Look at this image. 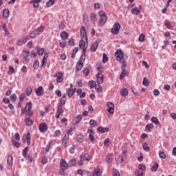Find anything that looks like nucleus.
Returning <instances> with one entry per match:
<instances>
[{
  "label": "nucleus",
  "mask_w": 176,
  "mask_h": 176,
  "mask_svg": "<svg viewBox=\"0 0 176 176\" xmlns=\"http://www.w3.org/2000/svg\"><path fill=\"white\" fill-rule=\"evenodd\" d=\"M81 39L79 41V47H82V56H86V50H87V33L86 28L82 27L80 29Z\"/></svg>",
  "instance_id": "f257e3e1"
},
{
  "label": "nucleus",
  "mask_w": 176,
  "mask_h": 176,
  "mask_svg": "<svg viewBox=\"0 0 176 176\" xmlns=\"http://www.w3.org/2000/svg\"><path fill=\"white\" fill-rule=\"evenodd\" d=\"M115 57L117 61H120L122 65L126 64V60H124V54L122 50H117L115 52Z\"/></svg>",
  "instance_id": "f03ea898"
},
{
  "label": "nucleus",
  "mask_w": 176,
  "mask_h": 176,
  "mask_svg": "<svg viewBox=\"0 0 176 176\" xmlns=\"http://www.w3.org/2000/svg\"><path fill=\"white\" fill-rule=\"evenodd\" d=\"M98 14L100 17L98 24L100 27H102L107 23V20H108V16H107V14L105 13V11L104 10H100L98 12Z\"/></svg>",
  "instance_id": "7ed1b4c3"
},
{
  "label": "nucleus",
  "mask_w": 176,
  "mask_h": 176,
  "mask_svg": "<svg viewBox=\"0 0 176 176\" xmlns=\"http://www.w3.org/2000/svg\"><path fill=\"white\" fill-rule=\"evenodd\" d=\"M86 60V56L81 55L79 61L76 64V71H80L82 68H83V64L85 63V61Z\"/></svg>",
  "instance_id": "20e7f679"
},
{
  "label": "nucleus",
  "mask_w": 176,
  "mask_h": 176,
  "mask_svg": "<svg viewBox=\"0 0 176 176\" xmlns=\"http://www.w3.org/2000/svg\"><path fill=\"white\" fill-rule=\"evenodd\" d=\"M119 31H120V23L116 22L114 23V28L111 30V32L113 35H118V34H119Z\"/></svg>",
  "instance_id": "39448f33"
},
{
  "label": "nucleus",
  "mask_w": 176,
  "mask_h": 176,
  "mask_svg": "<svg viewBox=\"0 0 176 176\" xmlns=\"http://www.w3.org/2000/svg\"><path fill=\"white\" fill-rule=\"evenodd\" d=\"M107 105L108 107L107 111L109 113V115H113L115 112V105L112 102H108L107 103Z\"/></svg>",
  "instance_id": "423d86ee"
},
{
  "label": "nucleus",
  "mask_w": 176,
  "mask_h": 176,
  "mask_svg": "<svg viewBox=\"0 0 176 176\" xmlns=\"http://www.w3.org/2000/svg\"><path fill=\"white\" fill-rule=\"evenodd\" d=\"M23 142H26L27 145L31 144V133L28 132L26 135H24L23 137Z\"/></svg>",
  "instance_id": "0eeeda50"
},
{
  "label": "nucleus",
  "mask_w": 176,
  "mask_h": 176,
  "mask_svg": "<svg viewBox=\"0 0 176 176\" xmlns=\"http://www.w3.org/2000/svg\"><path fill=\"white\" fill-rule=\"evenodd\" d=\"M23 55V64H28V58L30 57V52L28 51H23L22 52Z\"/></svg>",
  "instance_id": "6e6552de"
},
{
  "label": "nucleus",
  "mask_w": 176,
  "mask_h": 176,
  "mask_svg": "<svg viewBox=\"0 0 176 176\" xmlns=\"http://www.w3.org/2000/svg\"><path fill=\"white\" fill-rule=\"evenodd\" d=\"M126 63L122 65L121 68L122 69V72L121 74L120 75V80H122L123 79V78H124V76H127V75H129V73H127V70H126Z\"/></svg>",
  "instance_id": "1a4fd4ad"
},
{
  "label": "nucleus",
  "mask_w": 176,
  "mask_h": 176,
  "mask_svg": "<svg viewBox=\"0 0 176 176\" xmlns=\"http://www.w3.org/2000/svg\"><path fill=\"white\" fill-rule=\"evenodd\" d=\"M56 82L57 83H61L63 80H64V73L63 72H57L56 74Z\"/></svg>",
  "instance_id": "9d476101"
},
{
  "label": "nucleus",
  "mask_w": 176,
  "mask_h": 176,
  "mask_svg": "<svg viewBox=\"0 0 176 176\" xmlns=\"http://www.w3.org/2000/svg\"><path fill=\"white\" fill-rule=\"evenodd\" d=\"M30 40V36H25L24 37H22L19 39V41L17 43L18 46H22V45H24L27 41Z\"/></svg>",
  "instance_id": "9b49d317"
},
{
  "label": "nucleus",
  "mask_w": 176,
  "mask_h": 176,
  "mask_svg": "<svg viewBox=\"0 0 176 176\" xmlns=\"http://www.w3.org/2000/svg\"><path fill=\"white\" fill-rule=\"evenodd\" d=\"M62 113H64V109L61 107V105H58L55 116L56 119H59L60 116L62 115Z\"/></svg>",
  "instance_id": "f8f14e48"
},
{
  "label": "nucleus",
  "mask_w": 176,
  "mask_h": 176,
  "mask_svg": "<svg viewBox=\"0 0 176 176\" xmlns=\"http://www.w3.org/2000/svg\"><path fill=\"white\" fill-rule=\"evenodd\" d=\"M87 133H89V138L91 142L96 140V137L94 136V131L93 129H89L87 130Z\"/></svg>",
  "instance_id": "ddd939ff"
},
{
  "label": "nucleus",
  "mask_w": 176,
  "mask_h": 176,
  "mask_svg": "<svg viewBox=\"0 0 176 176\" xmlns=\"http://www.w3.org/2000/svg\"><path fill=\"white\" fill-rule=\"evenodd\" d=\"M60 166L63 171L68 168V164H67V161L64 159L60 160Z\"/></svg>",
  "instance_id": "4468645a"
},
{
  "label": "nucleus",
  "mask_w": 176,
  "mask_h": 176,
  "mask_svg": "<svg viewBox=\"0 0 176 176\" xmlns=\"http://www.w3.org/2000/svg\"><path fill=\"white\" fill-rule=\"evenodd\" d=\"M38 129L41 133H45V131H47V124L46 123H41L39 124Z\"/></svg>",
  "instance_id": "2eb2a0df"
},
{
  "label": "nucleus",
  "mask_w": 176,
  "mask_h": 176,
  "mask_svg": "<svg viewBox=\"0 0 176 176\" xmlns=\"http://www.w3.org/2000/svg\"><path fill=\"white\" fill-rule=\"evenodd\" d=\"M96 77H97V83H98V85H102V83L104 82V75H102V74L98 73L96 75Z\"/></svg>",
  "instance_id": "dca6fc26"
},
{
  "label": "nucleus",
  "mask_w": 176,
  "mask_h": 176,
  "mask_svg": "<svg viewBox=\"0 0 176 176\" xmlns=\"http://www.w3.org/2000/svg\"><path fill=\"white\" fill-rule=\"evenodd\" d=\"M80 159H81V160L90 162V160H91V157L89 155V153H84L80 156Z\"/></svg>",
  "instance_id": "f3484780"
},
{
  "label": "nucleus",
  "mask_w": 176,
  "mask_h": 176,
  "mask_svg": "<svg viewBox=\"0 0 176 176\" xmlns=\"http://www.w3.org/2000/svg\"><path fill=\"white\" fill-rule=\"evenodd\" d=\"M31 108H32V103L29 102L26 104L25 107L22 109V113H25L27 111H31Z\"/></svg>",
  "instance_id": "a211bd4d"
},
{
  "label": "nucleus",
  "mask_w": 176,
  "mask_h": 176,
  "mask_svg": "<svg viewBox=\"0 0 176 176\" xmlns=\"http://www.w3.org/2000/svg\"><path fill=\"white\" fill-rule=\"evenodd\" d=\"M76 91V88H74V89L69 88L67 91V94L68 97H69V98H71V97H72V96H74V94H75Z\"/></svg>",
  "instance_id": "6ab92c4d"
},
{
  "label": "nucleus",
  "mask_w": 176,
  "mask_h": 176,
  "mask_svg": "<svg viewBox=\"0 0 176 176\" xmlns=\"http://www.w3.org/2000/svg\"><path fill=\"white\" fill-rule=\"evenodd\" d=\"M36 94L38 97L43 95V87L42 86L38 87L36 90Z\"/></svg>",
  "instance_id": "aec40b11"
},
{
  "label": "nucleus",
  "mask_w": 176,
  "mask_h": 176,
  "mask_svg": "<svg viewBox=\"0 0 176 176\" xmlns=\"http://www.w3.org/2000/svg\"><path fill=\"white\" fill-rule=\"evenodd\" d=\"M113 157V154L109 153L106 155L105 161L107 162V163H111V162H112Z\"/></svg>",
  "instance_id": "412c9836"
},
{
  "label": "nucleus",
  "mask_w": 176,
  "mask_h": 176,
  "mask_svg": "<svg viewBox=\"0 0 176 176\" xmlns=\"http://www.w3.org/2000/svg\"><path fill=\"white\" fill-rule=\"evenodd\" d=\"M131 13L134 16H138L141 13V10H140V8L135 7L131 10Z\"/></svg>",
  "instance_id": "4be33fe9"
},
{
  "label": "nucleus",
  "mask_w": 176,
  "mask_h": 176,
  "mask_svg": "<svg viewBox=\"0 0 176 176\" xmlns=\"http://www.w3.org/2000/svg\"><path fill=\"white\" fill-rule=\"evenodd\" d=\"M98 131L99 133H108V131H109V129L105 127H102V126H99L98 127Z\"/></svg>",
  "instance_id": "5701e85b"
},
{
  "label": "nucleus",
  "mask_w": 176,
  "mask_h": 176,
  "mask_svg": "<svg viewBox=\"0 0 176 176\" xmlns=\"http://www.w3.org/2000/svg\"><path fill=\"white\" fill-rule=\"evenodd\" d=\"M120 95L122 97H127V96H129V90L126 88L122 89L120 91Z\"/></svg>",
  "instance_id": "b1692460"
},
{
  "label": "nucleus",
  "mask_w": 176,
  "mask_h": 176,
  "mask_svg": "<svg viewBox=\"0 0 176 176\" xmlns=\"http://www.w3.org/2000/svg\"><path fill=\"white\" fill-rule=\"evenodd\" d=\"M39 2H42V0H32V1H31V3H33L34 8H39Z\"/></svg>",
  "instance_id": "393cba45"
},
{
  "label": "nucleus",
  "mask_w": 176,
  "mask_h": 176,
  "mask_svg": "<svg viewBox=\"0 0 176 176\" xmlns=\"http://www.w3.org/2000/svg\"><path fill=\"white\" fill-rule=\"evenodd\" d=\"M77 95L80 96V98H83L86 97V93L82 92V89H79L77 90Z\"/></svg>",
  "instance_id": "a878e982"
},
{
  "label": "nucleus",
  "mask_w": 176,
  "mask_h": 176,
  "mask_svg": "<svg viewBox=\"0 0 176 176\" xmlns=\"http://www.w3.org/2000/svg\"><path fill=\"white\" fill-rule=\"evenodd\" d=\"M68 138H69V135H65V136L63 138L62 142L65 148H67V142H68Z\"/></svg>",
  "instance_id": "bb28decb"
},
{
  "label": "nucleus",
  "mask_w": 176,
  "mask_h": 176,
  "mask_svg": "<svg viewBox=\"0 0 176 176\" xmlns=\"http://www.w3.org/2000/svg\"><path fill=\"white\" fill-rule=\"evenodd\" d=\"M25 123L26 126H32L34 124V121L30 118H27V117L25 119Z\"/></svg>",
  "instance_id": "cd10ccee"
},
{
  "label": "nucleus",
  "mask_w": 176,
  "mask_h": 176,
  "mask_svg": "<svg viewBox=\"0 0 176 176\" xmlns=\"http://www.w3.org/2000/svg\"><path fill=\"white\" fill-rule=\"evenodd\" d=\"M47 57H49V56L47 55V52H45L43 57L42 65H46V63H47Z\"/></svg>",
  "instance_id": "c85d7f7f"
},
{
  "label": "nucleus",
  "mask_w": 176,
  "mask_h": 176,
  "mask_svg": "<svg viewBox=\"0 0 176 176\" xmlns=\"http://www.w3.org/2000/svg\"><path fill=\"white\" fill-rule=\"evenodd\" d=\"M97 47H98V42H95L92 44L91 47V52H96L97 50Z\"/></svg>",
  "instance_id": "c756f323"
},
{
  "label": "nucleus",
  "mask_w": 176,
  "mask_h": 176,
  "mask_svg": "<svg viewBox=\"0 0 176 176\" xmlns=\"http://www.w3.org/2000/svg\"><path fill=\"white\" fill-rule=\"evenodd\" d=\"M10 12L9 11V9H5L3 12V19H8L9 17Z\"/></svg>",
  "instance_id": "7c9ffc66"
},
{
  "label": "nucleus",
  "mask_w": 176,
  "mask_h": 176,
  "mask_svg": "<svg viewBox=\"0 0 176 176\" xmlns=\"http://www.w3.org/2000/svg\"><path fill=\"white\" fill-rule=\"evenodd\" d=\"M37 35H41V33L38 32V31L36 30L32 32L30 34V38H36L37 36Z\"/></svg>",
  "instance_id": "2f4dec72"
},
{
  "label": "nucleus",
  "mask_w": 176,
  "mask_h": 176,
  "mask_svg": "<svg viewBox=\"0 0 176 176\" xmlns=\"http://www.w3.org/2000/svg\"><path fill=\"white\" fill-rule=\"evenodd\" d=\"M7 163L10 166H13V157L12 155H9L7 158Z\"/></svg>",
  "instance_id": "473e14b6"
},
{
  "label": "nucleus",
  "mask_w": 176,
  "mask_h": 176,
  "mask_svg": "<svg viewBox=\"0 0 176 176\" xmlns=\"http://www.w3.org/2000/svg\"><path fill=\"white\" fill-rule=\"evenodd\" d=\"M152 123H154V124H156V126H159L160 124V122L159 121V119L156 117H153L151 118Z\"/></svg>",
  "instance_id": "72a5a7b5"
},
{
  "label": "nucleus",
  "mask_w": 176,
  "mask_h": 176,
  "mask_svg": "<svg viewBox=\"0 0 176 176\" xmlns=\"http://www.w3.org/2000/svg\"><path fill=\"white\" fill-rule=\"evenodd\" d=\"M36 56H38V50H36V47L35 49L31 52V57L32 58H35Z\"/></svg>",
  "instance_id": "f704fd0d"
},
{
  "label": "nucleus",
  "mask_w": 176,
  "mask_h": 176,
  "mask_svg": "<svg viewBox=\"0 0 176 176\" xmlns=\"http://www.w3.org/2000/svg\"><path fill=\"white\" fill-rule=\"evenodd\" d=\"M82 115H78V116H76L75 118H74V122H75V124H78V123H79L80 122V120H82Z\"/></svg>",
  "instance_id": "c9c22d12"
},
{
  "label": "nucleus",
  "mask_w": 176,
  "mask_h": 176,
  "mask_svg": "<svg viewBox=\"0 0 176 176\" xmlns=\"http://www.w3.org/2000/svg\"><path fill=\"white\" fill-rule=\"evenodd\" d=\"M154 166L151 167V171L155 173V171H157V168H159V164L157 162H154Z\"/></svg>",
  "instance_id": "e433bc0d"
},
{
  "label": "nucleus",
  "mask_w": 176,
  "mask_h": 176,
  "mask_svg": "<svg viewBox=\"0 0 176 176\" xmlns=\"http://www.w3.org/2000/svg\"><path fill=\"white\" fill-rule=\"evenodd\" d=\"M1 28H2L3 31H4V32H5V36H8V35H9V31L8 30V28H6V25L3 24V25L1 26Z\"/></svg>",
  "instance_id": "4c0bfd02"
},
{
  "label": "nucleus",
  "mask_w": 176,
  "mask_h": 176,
  "mask_svg": "<svg viewBox=\"0 0 176 176\" xmlns=\"http://www.w3.org/2000/svg\"><path fill=\"white\" fill-rule=\"evenodd\" d=\"M36 47L37 53H38V56H42V54H43V53H45V49L39 48V47Z\"/></svg>",
  "instance_id": "58836bf2"
},
{
  "label": "nucleus",
  "mask_w": 176,
  "mask_h": 176,
  "mask_svg": "<svg viewBox=\"0 0 176 176\" xmlns=\"http://www.w3.org/2000/svg\"><path fill=\"white\" fill-rule=\"evenodd\" d=\"M142 148L144 149V151H146V152H149V151H151V148H149V146H148V143L144 142L142 144Z\"/></svg>",
  "instance_id": "ea45409f"
},
{
  "label": "nucleus",
  "mask_w": 176,
  "mask_h": 176,
  "mask_svg": "<svg viewBox=\"0 0 176 176\" xmlns=\"http://www.w3.org/2000/svg\"><path fill=\"white\" fill-rule=\"evenodd\" d=\"M60 38L63 39H68V33L67 32H63L60 33Z\"/></svg>",
  "instance_id": "a19ab883"
},
{
  "label": "nucleus",
  "mask_w": 176,
  "mask_h": 176,
  "mask_svg": "<svg viewBox=\"0 0 176 176\" xmlns=\"http://www.w3.org/2000/svg\"><path fill=\"white\" fill-rule=\"evenodd\" d=\"M32 93V88L31 87H28L26 89V96H28V97H30Z\"/></svg>",
  "instance_id": "79ce46f5"
},
{
  "label": "nucleus",
  "mask_w": 176,
  "mask_h": 176,
  "mask_svg": "<svg viewBox=\"0 0 176 176\" xmlns=\"http://www.w3.org/2000/svg\"><path fill=\"white\" fill-rule=\"evenodd\" d=\"M96 91L98 93H102V87H101V85H100V84H98V85H96L95 87Z\"/></svg>",
  "instance_id": "37998d69"
},
{
  "label": "nucleus",
  "mask_w": 176,
  "mask_h": 176,
  "mask_svg": "<svg viewBox=\"0 0 176 176\" xmlns=\"http://www.w3.org/2000/svg\"><path fill=\"white\" fill-rule=\"evenodd\" d=\"M78 51H79V48L78 47H75L73 50V52L72 54V58H75V56H76V53H78Z\"/></svg>",
  "instance_id": "c03bdc74"
},
{
  "label": "nucleus",
  "mask_w": 176,
  "mask_h": 176,
  "mask_svg": "<svg viewBox=\"0 0 176 176\" xmlns=\"http://www.w3.org/2000/svg\"><path fill=\"white\" fill-rule=\"evenodd\" d=\"M165 25L168 30H171V28H173V25L170 21H166Z\"/></svg>",
  "instance_id": "a18cd8bd"
},
{
  "label": "nucleus",
  "mask_w": 176,
  "mask_h": 176,
  "mask_svg": "<svg viewBox=\"0 0 176 176\" xmlns=\"http://www.w3.org/2000/svg\"><path fill=\"white\" fill-rule=\"evenodd\" d=\"M142 85L143 86H149V80L144 77L143 79Z\"/></svg>",
  "instance_id": "49530a36"
},
{
  "label": "nucleus",
  "mask_w": 176,
  "mask_h": 176,
  "mask_svg": "<svg viewBox=\"0 0 176 176\" xmlns=\"http://www.w3.org/2000/svg\"><path fill=\"white\" fill-rule=\"evenodd\" d=\"M89 124H91V126H92V127H97V126H98L97 121H96L94 120H91L89 121Z\"/></svg>",
  "instance_id": "de8ad7c7"
},
{
  "label": "nucleus",
  "mask_w": 176,
  "mask_h": 176,
  "mask_svg": "<svg viewBox=\"0 0 176 176\" xmlns=\"http://www.w3.org/2000/svg\"><path fill=\"white\" fill-rule=\"evenodd\" d=\"M76 163V160L75 159H73L69 162L67 165L69 166V167H72L73 166H75Z\"/></svg>",
  "instance_id": "09e8293b"
},
{
  "label": "nucleus",
  "mask_w": 176,
  "mask_h": 176,
  "mask_svg": "<svg viewBox=\"0 0 176 176\" xmlns=\"http://www.w3.org/2000/svg\"><path fill=\"white\" fill-rule=\"evenodd\" d=\"M54 5V0H49L46 3L47 8H50V6H53Z\"/></svg>",
  "instance_id": "8fccbe9b"
},
{
  "label": "nucleus",
  "mask_w": 176,
  "mask_h": 176,
  "mask_svg": "<svg viewBox=\"0 0 176 176\" xmlns=\"http://www.w3.org/2000/svg\"><path fill=\"white\" fill-rule=\"evenodd\" d=\"M97 17V15L96 14V13H92L91 14V21L92 23H96V18Z\"/></svg>",
  "instance_id": "3c124183"
},
{
  "label": "nucleus",
  "mask_w": 176,
  "mask_h": 176,
  "mask_svg": "<svg viewBox=\"0 0 176 176\" xmlns=\"http://www.w3.org/2000/svg\"><path fill=\"white\" fill-rule=\"evenodd\" d=\"M93 176H101V174L100 173V169H95L93 173Z\"/></svg>",
  "instance_id": "603ef678"
},
{
  "label": "nucleus",
  "mask_w": 176,
  "mask_h": 176,
  "mask_svg": "<svg viewBox=\"0 0 176 176\" xmlns=\"http://www.w3.org/2000/svg\"><path fill=\"white\" fill-rule=\"evenodd\" d=\"M29 148L28 147H25L23 151L22 155L24 157H27V153H28Z\"/></svg>",
  "instance_id": "864d4df0"
},
{
  "label": "nucleus",
  "mask_w": 176,
  "mask_h": 176,
  "mask_svg": "<svg viewBox=\"0 0 176 176\" xmlns=\"http://www.w3.org/2000/svg\"><path fill=\"white\" fill-rule=\"evenodd\" d=\"M33 67L34 69H38V68H39V61L35 60L34 62Z\"/></svg>",
  "instance_id": "5fc2aeb1"
},
{
  "label": "nucleus",
  "mask_w": 176,
  "mask_h": 176,
  "mask_svg": "<svg viewBox=\"0 0 176 176\" xmlns=\"http://www.w3.org/2000/svg\"><path fill=\"white\" fill-rule=\"evenodd\" d=\"M36 31H37V32H39L41 34V32H43L45 31V26H40L38 27Z\"/></svg>",
  "instance_id": "6e6d98bb"
},
{
  "label": "nucleus",
  "mask_w": 176,
  "mask_h": 176,
  "mask_svg": "<svg viewBox=\"0 0 176 176\" xmlns=\"http://www.w3.org/2000/svg\"><path fill=\"white\" fill-rule=\"evenodd\" d=\"M96 81L92 80V81H89V87L91 89H94V87H96Z\"/></svg>",
  "instance_id": "4d7b16f0"
},
{
  "label": "nucleus",
  "mask_w": 176,
  "mask_h": 176,
  "mask_svg": "<svg viewBox=\"0 0 176 176\" xmlns=\"http://www.w3.org/2000/svg\"><path fill=\"white\" fill-rule=\"evenodd\" d=\"M139 42H145V35L144 34H140L139 36Z\"/></svg>",
  "instance_id": "13d9d810"
},
{
  "label": "nucleus",
  "mask_w": 176,
  "mask_h": 176,
  "mask_svg": "<svg viewBox=\"0 0 176 176\" xmlns=\"http://www.w3.org/2000/svg\"><path fill=\"white\" fill-rule=\"evenodd\" d=\"M113 176H120V173H119V170L116 169H113Z\"/></svg>",
  "instance_id": "bf43d9fd"
},
{
  "label": "nucleus",
  "mask_w": 176,
  "mask_h": 176,
  "mask_svg": "<svg viewBox=\"0 0 176 176\" xmlns=\"http://www.w3.org/2000/svg\"><path fill=\"white\" fill-rule=\"evenodd\" d=\"M77 140L78 142H82L83 141V135L79 134L77 135Z\"/></svg>",
  "instance_id": "052dcab7"
},
{
  "label": "nucleus",
  "mask_w": 176,
  "mask_h": 176,
  "mask_svg": "<svg viewBox=\"0 0 176 176\" xmlns=\"http://www.w3.org/2000/svg\"><path fill=\"white\" fill-rule=\"evenodd\" d=\"M139 170H142V171H145V170H146V167L144 164H139Z\"/></svg>",
  "instance_id": "680f3d73"
},
{
  "label": "nucleus",
  "mask_w": 176,
  "mask_h": 176,
  "mask_svg": "<svg viewBox=\"0 0 176 176\" xmlns=\"http://www.w3.org/2000/svg\"><path fill=\"white\" fill-rule=\"evenodd\" d=\"M159 156L161 159H166V154H164V152L160 151Z\"/></svg>",
  "instance_id": "e2e57ef3"
},
{
  "label": "nucleus",
  "mask_w": 176,
  "mask_h": 176,
  "mask_svg": "<svg viewBox=\"0 0 176 176\" xmlns=\"http://www.w3.org/2000/svg\"><path fill=\"white\" fill-rule=\"evenodd\" d=\"M59 46L60 47L64 48L67 46V43H65V41H60Z\"/></svg>",
  "instance_id": "0e129e2a"
},
{
  "label": "nucleus",
  "mask_w": 176,
  "mask_h": 176,
  "mask_svg": "<svg viewBox=\"0 0 176 176\" xmlns=\"http://www.w3.org/2000/svg\"><path fill=\"white\" fill-rule=\"evenodd\" d=\"M135 176H144V173L140 170H137L135 173Z\"/></svg>",
  "instance_id": "69168bd1"
},
{
  "label": "nucleus",
  "mask_w": 176,
  "mask_h": 176,
  "mask_svg": "<svg viewBox=\"0 0 176 176\" xmlns=\"http://www.w3.org/2000/svg\"><path fill=\"white\" fill-rule=\"evenodd\" d=\"M107 61H108V56H107V54H103L102 62L107 63Z\"/></svg>",
  "instance_id": "338daca9"
},
{
  "label": "nucleus",
  "mask_w": 176,
  "mask_h": 176,
  "mask_svg": "<svg viewBox=\"0 0 176 176\" xmlns=\"http://www.w3.org/2000/svg\"><path fill=\"white\" fill-rule=\"evenodd\" d=\"M151 129H153V124H148L146 126V130H151Z\"/></svg>",
  "instance_id": "774afa93"
}]
</instances>
